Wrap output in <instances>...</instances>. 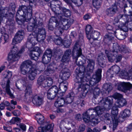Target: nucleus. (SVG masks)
<instances>
[{
    "label": "nucleus",
    "mask_w": 132,
    "mask_h": 132,
    "mask_svg": "<svg viewBox=\"0 0 132 132\" xmlns=\"http://www.w3.org/2000/svg\"><path fill=\"white\" fill-rule=\"evenodd\" d=\"M45 38V32L44 29L36 28L30 34L28 37L26 46L28 48L35 45L38 42H43Z\"/></svg>",
    "instance_id": "1"
},
{
    "label": "nucleus",
    "mask_w": 132,
    "mask_h": 132,
    "mask_svg": "<svg viewBox=\"0 0 132 132\" xmlns=\"http://www.w3.org/2000/svg\"><path fill=\"white\" fill-rule=\"evenodd\" d=\"M21 73L24 75L28 72V77L31 80H34L37 75L38 70L36 69L35 65L32 64L30 60H28L23 62L20 67Z\"/></svg>",
    "instance_id": "2"
},
{
    "label": "nucleus",
    "mask_w": 132,
    "mask_h": 132,
    "mask_svg": "<svg viewBox=\"0 0 132 132\" xmlns=\"http://www.w3.org/2000/svg\"><path fill=\"white\" fill-rule=\"evenodd\" d=\"M30 3V6L27 7L25 6H20L19 10L20 11L21 10L23 13V15L20 16V19L16 18V20L17 22L19 25H22L25 21H28L29 20L32 16V5L31 3H32L34 0H28Z\"/></svg>",
    "instance_id": "3"
},
{
    "label": "nucleus",
    "mask_w": 132,
    "mask_h": 132,
    "mask_svg": "<svg viewBox=\"0 0 132 132\" xmlns=\"http://www.w3.org/2000/svg\"><path fill=\"white\" fill-rule=\"evenodd\" d=\"M24 101L28 102L30 103L31 102L35 105L39 106L42 103L43 100L42 98L38 95L35 96L32 98L31 87L28 86L25 91Z\"/></svg>",
    "instance_id": "4"
},
{
    "label": "nucleus",
    "mask_w": 132,
    "mask_h": 132,
    "mask_svg": "<svg viewBox=\"0 0 132 132\" xmlns=\"http://www.w3.org/2000/svg\"><path fill=\"white\" fill-rule=\"evenodd\" d=\"M38 122L40 124H44L45 126L42 128V132H52L54 126L53 123L48 124L47 122H44V116L39 113H37L35 116Z\"/></svg>",
    "instance_id": "5"
},
{
    "label": "nucleus",
    "mask_w": 132,
    "mask_h": 132,
    "mask_svg": "<svg viewBox=\"0 0 132 132\" xmlns=\"http://www.w3.org/2000/svg\"><path fill=\"white\" fill-rule=\"evenodd\" d=\"M18 49L17 47H14L11 50L8 57V60L10 65L13 62L17 61L19 57V54L21 53L24 51V48L23 47L19 52Z\"/></svg>",
    "instance_id": "6"
},
{
    "label": "nucleus",
    "mask_w": 132,
    "mask_h": 132,
    "mask_svg": "<svg viewBox=\"0 0 132 132\" xmlns=\"http://www.w3.org/2000/svg\"><path fill=\"white\" fill-rule=\"evenodd\" d=\"M64 15L61 17V20L63 22V26H64V29L65 30H67L70 27V26L72 24L73 22V20L72 19H70L67 20V19L64 18V16L68 17L71 15V12L65 8L63 10Z\"/></svg>",
    "instance_id": "7"
},
{
    "label": "nucleus",
    "mask_w": 132,
    "mask_h": 132,
    "mask_svg": "<svg viewBox=\"0 0 132 132\" xmlns=\"http://www.w3.org/2000/svg\"><path fill=\"white\" fill-rule=\"evenodd\" d=\"M132 88V84L129 82H120L118 83V89L125 93Z\"/></svg>",
    "instance_id": "8"
},
{
    "label": "nucleus",
    "mask_w": 132,
    "mask_h": 132,
    "mask_svg": "<svg viewBox=\"0 0 132 132\" xmlns=\"http://www.w3.org/2000/svg\"><path fill=\"white\" fill-rule=\"evenodd\" d=\"M57 88L56 86H53L51 88L47 93V98L50 100H52L55 97L58 93Z\"/></svg>",
    "instance_id": "9"
},
{
    "label": "nucleus",
    "mask_w": 132,
    "mask_h": 132,
    "mask_svg": "<svg viewBox=\"0 0 132 132\" xmlns=\"http://www.w3.org/2000/svg\"><path fill=\"white\" fill-rule=\"evenodd\" d=\"M24 37V33L22 30L18 31L13 39L12 44L15 45L20 43Z\"/></svg>",
    "instance_id": "10"
},
{
    "label": "nucleus",
    "mask_w": 132,
    "mask_h": 132,
    "mask_svg": "<svg viewBox=\"0 0 132 132\" xmlns=\"http://www.w3.org/2000/svg\"><path fill=\"white\" fill-rule=\"evenodd\" d=\"M59 21H59V23H58V21L57 20H56L55 17H52L50 19L49 21L50 23H52V22H55L56 23V25L57 28H59V30L60 33L59 35L61 34L63 32V30L64 29V26H63V22L61 20V18H60V20H59Z\"/></svg>",
    "instance_id": "11"
},
{
    "label": "nucleus",
    "mask_w": 132,
    "mask_h": 132,
    "mask_svg": "<svg viewBox=\"0 0 132 132\" xmlns=\"http://www.w3.org/2000/svg\"><path fill=\"white\" fill-rule=\"evenodd\" d=\"M118 110L116 108L114 107L111 111V113L113 115L112 117L114 120L115 122H114L113 126V130H114L116 128L118 123V121L117 119V116L118 114Z\"/></svg>",
    "instance_id": "12"
},
{
    "label": "nucleus",
    "mask_w": 132,
    "mask_h": 132,
    "mask_svg": "<svg viewBox=\"0 0 132 132\" xmlns=\"http://www.w3.org/2000/svg\"><path fill=\"white\" fill-rule=\"evenodd\" d=\"M131 72H127L125 70L121 71L120 74V76L122 79H132V70H131Z\"/></svg>",
    "instance_id": "13"
},
{
    "label": "nucleus",
    "mask_w": 132,
    "mask_h": 132,
    "mask_svg": "<svg viewBox=\"0 0 132 132\" xmlns=\"http://www.w3.org/2000/svg\"><path fill=\"white\" fill-rule=\"evenodd\" d=\"M90 87L89 86L87 85L86 84H82L81 83L80 85L79 88V90H80V89H81L82 91V97H84L86 95L88 92V90H87V88H88Z\"/></svg>",
    "instance_id": "14"
},
{
    "label": "nucleus",
    "mask_w": 132,
    "mask_h": 132,
    "mask_svg": "<svg viewBox=\"0 0 132 132\" xmlns=\"http://www.w3.org/2000/svg\"><path fill=\"white\" fill-rule=\"evenodd\" d=\"M94 110L90 109L84 113L83 114V118L84 121L86 123L90 121V119L88 115L92 116V113L94 111Z\"/></svg>",
    "instance_id": "15"
},
{
    "label": "nucleus",
    "mask_w": 132,
    "mask_h": 132,
    "mask_svg": "<svg viewBox=\"0 0 132 132\" xmlns=\"http://www.w3.org/2000/svg\"><path fill=\"white\" fill-rule=\"evenodd\" d=\"M65 104V99L61 97H59L55 102L54 104L57 108L62 107Z\"/></svg>",
    "instance_id": "16"
},
{
    "label": "nucleus",
    "mask_w": 132,
    "mask_h": 132,
    "mask_svg": "<svg viewBox=\"0 0 132 132\" xmlns=\"http://www.w3.org/2000/svg\"><path fill=\"white\" fill-rule=\"evenodd\" d=\"M71 53V50L66 51L62 58V61L65 63H68L70 60L69 55Z\"/></svg>",
    "instance_id": "17"
},
{
    "label": "nucleus",
    "mask_w": 132,
    "mask_h": 132,
    "mask_svg": "<svg viewBox=\"0 0 132 132\" xmlns=\"http://www.w3.org/2000/svg\"><path fill=\"white\" fill-rule=\"evenodd\" d=\"M10 80L8 79L6 82V84H2V87L3 88H5L6 91L7 93L11 97H13V94L11 92L10 89Z\"/></svg>",
    "instance_id": "18"
},
{
    "label": "nucleus",
    "mask_w": 132,
    "mask_h": 132,
    "mask_svg": "<svg viewBox=\"0 0 132 132\" xmlns=\"http://www.w3.org/2000/svg\"><path fill=\"white\" fill-rule=\"evenodd\" d=\"M120 70L119 67L117 65H115L112 66L110 69L109 70L107 74L109 75L110 73L111 75L117 74L119 72Z\"/></svg>",
    "instance_id": "19"
},
{
    "label": "nucleus",
    "mask_w": 132,
    "mask_h": 132,
    "mask_svg": "<svg viewBox=\"0 0 132 132\" xmlns=\"http://www.w3.org/2000/svg\"><path fill=\"white\" fill-rule=\"evenodd\" d=\"M117 10V8L116 6L114 5L107 9L106 11V13L110 16H112L114 14Z\"/></svg>",
    "instance_id": "20"
},
{
    "label": "nucleus",
    "mask_w": 132,
    "mask_h": 132,
    "mask_svg": "<svg viewBox=\"0 0 132 132\" xmlns=\"http://www.w3.org/2000/svg\"><path fill=\"white\" fill-rule=\"evenodd\" d=\"M94 31L91 25H87L86 26V31L87 37L88 39H89L90 37V35Z\"/></svg>",
    "instance_id": "21"
},
{
    "label": "nucleus",
    "mask_w": 132,
    "mask_h": 132,
    "mask_svg": "<svg viewBox=\"0 0 132 132\" xmlns=\"http://www.w3.org/2000/svg\"><path fill=\"white\" fill-rule=\"evenodd\" d=\"M28 49L29 51L28 53L31 59L35 60H37L40 55L38 54L36 55L35 52L32 51L31 48V49L30 48H28Z\"/></svg>",
    "instance_id": "22"
},
{
    "label": "nucleus",
    "mask_w": 132,
    "mask_h": 132,
    "mask_svg": "<svg viewBox=\"0 0 132 132\" xmlns=\"http://www.w3.org/2000/svg\"><path fill=\"white\" fill-rule=\"evenodd\" d=\"M84 73L79 71V73H77L76 79H77V81L76 82L78 83H82L83 82H84V79L85 78L84 77Z\"/></svg>",
    "instance_id": "23"
},
{
    "label": "nucleus",
    "mask_w": 132,
    "mask_h": 132,
    "mask_svg": "<svg viewBox=\"0 0 132 132\" xmlns=\"http://www.w3.org/2000/svg\"><path fill=\"white\" fill-rule=\"evenodd\" d=\"M93 109L94 110V111L93 112H95L97 115L99 116L103 113L104 111L106 110V109L103 107L97 106L94 109Z\"/></svg>",
    "instance_id": "24"
},
{
    "label": "nucleus",
    "mask_w": 132,
    "mask_h": 132,
    "mask_svg": "<svg viewBox=\"0 0 132 132\" xmlns=\"http://www.w3.org/2000/svg\"><path fill=\"white\" fill-rule=\"evenodd\" d=\"M127 103L126 100L123 98L117 100L116 105L119 107H121L125 105Z\"/></svg>",
    "instance_id": "25"
},
{
    "label": "nucleus",
    "mask_w": 132,
    "mask_h": 132,
    "mask_svg": "<svg viewBox=\"0 0 132 132\" xmlns=\"http://www.w3.org/2000/svg\"><path fill=\"white\" fill-rule=\"evenodd\" d=\"M100 33L97 31L94 30L93 32L90 35V37L89 39H88L90 40L92 39L94 40H96L98 39L100 36Z\"/></svg>",
    "instance_id": "26"
},
{
    "label": "nucleus",
    "mask_w": 132,
    "mask_h": 132,
    "mask_svg": "<svg viewBox=\"0 0 132 132\" xmlns=\"http://www.w3.org/2000/svg\"><path fill=\"white\" fill-rule=\"evenodd\" d=\"M102 3V0H93V6L97 9L100 8Z\"/></svg>",
    "instance_id": "27"
},
{
    "label": "nucleus",
    "mask_w": 132,
    "mask_h": 132,
    "mask_svg": "<svg viewBox=\"0 0 132 132\" xmlns=\"http://www.w3.org/2000/svg\"><path fill=\"white\" fill-rule=\"evenodd\" d=\"M46 78L43 76H41L39 77L38 80V84L40 85H42L43 87H45V85H44L46 80Z\"/></svg>",
    "instance_id": "28"
},
{
    "label": "nucleus",
    "mask_w": 132,
    "mask_h": 132,
    "mask_svg": "<svg viewBox=\"0 0 132 132\" xmlns=\"http://www.w3.org/2000/svg\"><path fill=\"white\" fill-rule=\"evenodd\" d=\"M59 89L60 90V92L59 89L58 90V93H63L65 92L67 89V86L65 85L63 83H61L60 84L59 86Z\"/></svg>",
    "instance_id": "29"
},
{
    "label": "nucleus",
    "mask_w": 132,
    "mask_h": 132,
    "mask_svg": "<svg viewBox=\"0 0 132 132\" xmlns=\"http://www.w3.org/2000/svg\"><path fill=\"white\" fill-rule=\"evenodd\" d=\"M130 114V111L128 109H125L121 113V115L122 118L129 117Z\"/></svg>",
    "instance_id": "30"
},
{
    "label": "nucleus",
    "mask_w": 132,
    "mask_h": 132,
    "mask_svg": "<svg viewBox=\"0 0 132 132\" xmlns=\"http://www.w3.org/2000/svg\"><path fill=\"white\" fill-rule=\"evenodd\" d=\"M54 66H55V65H54L53 66L51 65L47 67V71L45 72L46 75H48V73H53L54 72L55 70L56 69V68H54Z\"/></svg>",
    "instance_id": "31"
},
{
    "label": "nucleus",
    "mask_w": 132,
    "mask_h": 132,
    "mask_svg": "<svg viewBox=\"0 0 132 132\" xmlns=\"http://www.w3.org/2000/svg\"><path fill=\"white\" fill-rule=\"evenodd\" d=\"M53 83V79L50 77H47L46 78V80L45 81V87L47 86H50Z\"/></svg>",
    "instance_id": "32"
},
{
    "label": "nucleus",
    "mask_w": 132,
    "mask_h": 132,
    "mask_svg": "<svg viewBox=\"0 0 132 132\" xmlns=\"http://www.w3.org/2000/svg\"><path fill=\"white\" fill-rule=\"evenodd\" d=\"M113 50L112 52L113 53L117 54L118 52V50L119 51H123L122 49L120 48V46L117 43H114L113 44Z\"/></svg>",
    "instance_id": "33"
},
{
    "label": "nucleus",
    "mask_w": 132,
    "mask_h": 132,
    "mask_svg": "<svg viewBox=\"0 0 132 132\" xmlns=\"http://www.w3.org/2000/svg\"><path fill=\"white\" fill-rule=\"evenodd\" d=\"M105 120H108L110 121V123L111 122V120H112L113 121V123L114 122H115V121L114 119L112 117H111V115L108 113H106L105 114L103 118Z\"/></svg>",
    "instance_id": "34"
},
{
    "label": "nucleus",
    "mask_w": 132,
    "mask_h": 132,
    "mask_svg": "<svg viewBox=\"0 0 132 132\" xmlns=\"http://www.w3.org/2000/svg\"><path fill=\"white\" fill-rule=\"evenodd\" d=\"M112 97L111 96H109L107 97L103 98L101 101L102 102H104L105 101L106 104L108 105H110L112 102Z\"/></svg>",
    "instance_id": "35"
},
{
    "label": "nucleus",
    "mask_w": 132,
    "mask_h": 132,
    "mask_svg": "<svg viewBox=\"0 0 132 132\" xmlns=\"http://www.w3.org/2000/svg\"><path fill=\"white\" fill-rule=\"evenodd\" d=\"M105 52L107 54L109 61L111 62L113 61L115 59L114 55H112L111 54V52H110L107 50H106Z\"/></svg>",
    "instance_id": "36"
},
{
    "label": "nucleus",
    "mask_w": 132,
    "mask_h": 132,
    "mask_svg": "<svg viewBox=\"0 0 132 132\" xmlns=\"http://www.w3.org/2000/svg\"><path fill=\"white\" fill-rule=\"evenodd\" d=\"M74 97L73 96H71L69 94L67 95L65 99V102L66 104H69L71 103L73 101Z\"/></svg>",
    "instance_id": "37"
},
{
    "label": "nucleus",
    "mask_w": 132,
    "mask_h": 132,
    "mask_svg": "<svg viewBox=\"0 0 132 132\" xmlns=\"http://www.w3.org/2000/svg\"><path fill=\"white\" fill-rule=\"evenodd\" d=\"M51 59V57L44 54L42 57V62L44 64H47L50 62Z\"/></svg>",
    "instance_id": "38"
},
{
    "label": "nucleus",
    "mask_w": 132,
    "mask_h": 132,
    "mask_svg": "<svg viewBox=\"0 0 132 132\" xmlns=\"http://www.w3.org/2000/svg\"><path fill=\"white\" fill-rule=\"evenodd\" d=\"M73 50L74 51H76L77 52L76 57H78L81 55L82 54L81 50L80 47L77 48L76 45L73 48Z\"/></svg>",
    "instance_id": "39"
},
{
    "label": "nucleus",
    "mask_w": 132,
    "mask_h": 132,
    "mask_svg": "<svg viewBox=\"0 0 132 132\" xmlns=\"http://www.w3.org/2000/svg\"><path fill=\"white\" fill-rule=\"evenodd\" d=\"M20 121V119L17 117H13L9 121V125L14 124L16 122H19Z\"/></svg>",
    "instance_id": "40"
},
{
    "label": "nucleus",
    "mask_w": 132,
    "mask_h": 132,
    "mask_svg": "<svg viewBox=\"0 0 132 132\" xmlns=\"http://www.w3.org/2000/svg\"><path fill=\"white\" fill-rule=\"evenodd\" d=\"M87 62L88 63V67L90 70L93 69L94 68L95 65L94 61L92 60H88Z\"/></svg>",
    "instance_id": "41"
},
{
    "label": "nucleus",
    "mask_w": 132,
    "mask_h": 132,
    "mask_svg": "<svg viewBox=\"0 0 132 132\" xmlns=\"http://www.w3.org/2000/svg\"><path fill=\"white\" fill-rule=\"evenodd\" d=\"M31 25H28L27 27V29L28 31H31L33 29H35L36 26V22L34 20V22L31 24Z\"/></svg>",
    "instance_id": "42"
},
{
    "label": "nucleus",
    "mask_w": 132,
    "mask_h": 132,
    "mask_svg": "<svg viewBox=\"0 0 132 132\" xmlns=\"http://www.w3.org/2000/svg\"><path fill=\"white\" fill-rule=\"evenodd\" d=\"M33 46L30 47V49L31 48V49L32 50V51L34 52H36L38 53V54L39 55L42 53V52L41 49L38 47H35L34 48L33 47Z\"/></svg>",
    "instance_id": "43"
},
{
    "label": "nucleus",
    "mask_w": 132,
    "mask_h": 132,
    "mask_svg": "<svg viewBox=\"0 0 132 132\" xmlns=\"http://www.w3.org/2000/svg\"><path fill=\"white\" fill-rule=\"evenodd\" d=\"M67 70V72H64L63 74V78L65 80L67 79L69 77L70 75L69 70L67 69H64V70Z\"/></svg>",
    "instance_id": "44"
},
{
    "label": "nucleus",
    "mask_w": 132,
    "mask_h": 132,
    "mask_svg": "<svg viewBox=\"0 0 132 132\" xmlns=\"http://www.w3.org/2000/svg\"><path fill=\"white\" fill-rule=\"evenodd\" d=\"M103 55L102 53L100 56H99L98 57V61L99 63V64L100 65H103Z\"/></svg>",
    "instance_id": "45"
},
{
    "label": "nucleus",
    "mask_w": 132,
    "mask_h": 132,
    "mask_svg": "<svg viewBox=\"0 0 132 132\" xmlns=\"http://www.w3.org/2000/svg\"><path fill=\"white\" fill-rule=\"evenodd\" d=\"M100 121V120H99L96 117L92 118L91 121L92 123L94 125L98 124Z\"/></svg>",
    "instance_id": "46"
},
{
    "label": "nucleus",
    "mask_w": 132,
    "mask_h": 132,
    "mask_svg": "<svg viewBox=\"0 0 132 132\" xmlns=\"http://www.w3.org/2000/svg\"><path fill=\"white\" fill-rule=\"evenodd\" d=\"M76 6H79L82 4V0H71Z\"/></svg>",
    "instance_id": "47"
},
{
    "label": "nucleus",
    "mask_w": 132,
    "mask_h": 132,
    "mask_svg": "<svg viewBox=\"0 0 132 132\" xmlns=\"http://www.w3.org/2000/svg\"><path fill=\"white\" fill-rule=\"evenodd\" d=\"M104 88L105 89L108 90V91L111 90L112 88V87L110 84H106L104 85Z\"/></svg>",
    "instance_id": "48"
},
{
    "label": "nucleus",
    "mask_w": 132,
    "mask_h": 132,
    "mask_svg": "<svg viewBox=\"0 0 132 132\" xmlns=\"http://www.w3.org/2000/svg\"><path fill=\"white\" fill-rule=\"evenodd\" d=\"M54 42L55 44L57 45L63 44V43L62 42V39L60 37H59L58 39L55 40Z\"/></svg>",
    "instance_id": "49"
},
{
    "label": "nucleus",
    "mask_w": 132,
    "mask_h": 132,
    "mask_svg": "<svg viewBox=\"0 0 132 132\" xmlns=\"http://www.w3.org/2000/svg\"><path fill=\"white\" fill-rule=\"evenodd\" d=\"M100 89L99 88H95L93 92L94 96H98L100 94Z\"/></svg>",
    "instance_id": "50"
},
{
    "label": "nucleus",
    "mask_w": 132,
    "mask_h": 132,
    "mask_svg": "<svg viewBox=\"0 0 132 132\" xmlns=\"http://www.w3.org/2000/svg\"><path fill=\"white\" fill-rule=\"evenodd\" d=\"M114 98L117 99V100L122 98V95L118 93H115L113 95Z\"/></svg>",
    "instance_id": "51"
},
{
    "label": "nucleus",
    "mask_w": 132,
    "mask_h": 132,
    "mask_svg": "<svg viewBox=\"0 0 132 132\" xmlns=\"http://www.w3.org/2000/svg\"><path fill=\"white\" fill-rule=\"evenodd\" d=\"M102 73V70L101 69H99L97 71L96 74L97 76L98 79L100 80L101 79V74Z\"/></svg>",
    "instance_id": "52"
},
{
    "label": "nucleus",
    "mask_w": 132,
    "mask_h": 132,
    "mask_svg": "<svg viewBox=\"0 0 132 132\" xmlns=\"http://www.w3.org/2000/svg\"><path fill=\"white\" fill-rule=\"evenodd\" d=\"M51 58L52 56V51L51 50L48 49L46 51L44 54Z\"/></svg>",
    "instance_id": "53"
},
{
    "label": "nucleus",
    "mask_w": 132,
    "mask_h": 132,
    "mask_svg": "<svg viewBox=\"0 0 132 132\" xmlns=\"http://www.w3.org/2000/svg\"><path fill=\"white\" fill-rule=\"evenodd\" d=\"M70 44V41L68 40H65L64 43H63V45L66 47H69Z\"/></svg>",
    "instance_id": "54"
},
{
    "label": "nucleus",
    "mask_w": 132,
    "mask_h": 132,
    "mask_svg": "<svg viewBox=\"0 0 132 132\" xmlns=\"http://www.w3.org/2000/svg\"><path fill=\"white\" fill-rule=\"evenodd\" d=\"M85 129V126L84 124L81 125L79 127L78 131V132H81L84 131Z\"/></svg>",
    "instance_id": "55"
},
{
    "label": "nucleus",
    "mask_w": 132,
    "mask_h": 132,
    "mask_svg": "<svg viewBox=\"0 0 132 132\" xmlns=\"http://www.w3.org/2000/svg\"><path fill=\"white\" fill-rule=\"evenodd\" d=\"M19 126L23 131H24L26 130V125L22 123H20L19 124Z\"/></svg>",
    "instance_id": "56"
},
{
    "label": "nucleus",
    "mask_w": 132,
    "mask_h": 132,
    "mask_svg": "<svg viewBox=\"0 0 132 132\" xmlns=\"http://www.w3.org/2000/svg\"><path fill=\"white\" fill-rule=\"evenodd\" d=\"M13 114L15 116H19L21 114L20 111L18 110H16L12 112Z\"/></svg>",
    "instance_id": "57"
},
{
    "label": "nucleus",
    "mask_w": 132,
    "mask_h": 132,
    "mask_svg": "<svg viewBox=\"0 0 132 132\" xmlns=\"http://www.w3.org/2000/svg\"><path fill=\"white\" fill-rule=\"evenodd\" d=\"M7 73L6 77L8 79L11 78L12 75V72L11 71H7Z\"/></svg>",
    "instance_id": "58"
},
{
    "label": "nucleus",
    "mask_w": 132,
    "mask_h": 132,
    "mask_svg": "<svg viewBox=\"0 0 132 132\" xmlns=\"http://www.w3.org/2000/svg\"><path fill=\"white\" fill-rule=\"evenodd\" d=\"M92 80H91L89 82V85H91L92 86H93L95 85V84H96V83H97V82H98L100 80L98 79V80L97 81H95V82H94V81H93V80L94 79H94H92Z\"/></svg>",
    "instance_id": "59"
},
{
    "label": "nucleus",
    "mask_w": 132,
    "mask_h": 132,
    "mask_svg": "<svg viewBox=\"0 0 132 132\" xmlns=\"http://www.w3.org/2000/svg\"><path fill=\"white\" fill-rule=\"evenodd\" d=\"M91 15L90 14H87L85 15L84 16V18L85 20H87L91 18Z\"/></svg>",
    "instance_id": "60"
},
{
    "label": "nucleus",
    "mask_w": 132,
    "mask_h": 132,
    "mask_svg": "<svg viewBox=\"0 0 132 132\" xmlns=\"http://www.w3.org/2000/svg\"><path fill=\"white\" fill-rule=\"evenodd\" d=\"M125 25H126V24H125ZM121 29L124 31L126 32L128 31L127 27L126 26H125V25H124L122 26Z\"/></svg>",
    "instance_id": "61"
},
{
    "label": "nucleus",
    "mask_w": 132,
    "mask_h": 132,
    "mask_svg": "<svg viewBox=\"0 0 132 132\" xmlns=\"http://www.w3.org/2000/svg\"><path fill=\"white\" fill-rule=\"evenodd\" d=\"M13 129L15 132H23L22 130L19 128L15 127Z\"/></svg>",
    "instance_id": "62"
},
{
    "label": "nucleus",
    "mask_w": 132,
    "mask_h": 132,
    "mask_svg": "<svg viewBox=\"0 0 132 132\" xmlns=\"http://www.w3.org/2000/svg\"><path fill=\"white\" fill-rule=\"evenodd\" d=\"M104 37L105 39H107V40H112V38H113V37H112L111 38L110 36H108V35H105Z\"/></svg>",
    "instance_id": "63"
},
{
    "label": "nucleus",
    "mask_w": 132,
    "mask_h": 132,
    "mask_svg": "<svg viewBox=\"0 0 132 132\" xmlns=\"http://www.w3.org/2000/svg\"><path fill=\"white\" fill-rule=\"evenodd\" d=\"M101 131V129L98 128H94L93 129L94 132H100Z\"/></svg>",
    "instance_id": "64"
}]
</instances>
